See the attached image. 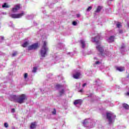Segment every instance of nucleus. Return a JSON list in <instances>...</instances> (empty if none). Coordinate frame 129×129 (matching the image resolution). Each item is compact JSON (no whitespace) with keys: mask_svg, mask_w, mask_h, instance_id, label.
Instances as JSON below:
<instances>
[{"mask_svg":"<svg viewBox=\"0 0 129 129\" xmlns=\"http://www.w3.org/2000/svg\"><path fill=\"white\" fill-rule=\"evenodd\" d=\"M52 113L54 115L56 114V113H57V111L56 110L55 108L53 109V111L52 112Z\"/></svg>","mask_w":129,"mask_h":129,"instance_id":"nucleus-23","label":"nucleus"},{"mask_svg":"<svg viewBox=\"0 0 129 129\" xmlns=\"http://www.w3.org/2000/svg\"><path fill=\"white\" fill-rule=\"evenodd\" d=\"M117 70L120 71V72H121L122 71H123V70H124V69L121 67H118L117 68Z\"/></svg>","mask_w":129,"mask_h":129,"instance_id":"nucleus-17","label":"nucleus"},{"mask_svg":"<svg viewBox=\"0 0 129 129\" xmlns=\"http://www.w3.org/2000/svg\"><path fill=\"white\" fill-rule=\"evenodd\" d=\"M39 47L38 43H34L29 46H28V50H36Z\"/></svg>","mask_w":129,"mask_h":129,"instance_id":"nucleus-5","label":"nucleus"},{"mask_svg":"<svg viewBox=\"0 0 129 129\" xmlns=\"http://www.w3.org/2000/svg\"><path fill=\"white\" fill-rule=\"evenodd\" d=\"M87 123H88V120L87 119H85L83 122L84 125H86Z\"/></svg>","mask_w":129,"mask_h":129,"instance_id":"nucleus-20","label":"nucleus"},{"mask_svg":"<svg viewBox=\"0 0 129 129\" xmlns=\"http://www.w3.org/2000/svg\"><path fill=\"white\" fill-rule=\"evenodd\" d=\"M106 117L108 120L109 124H111L112 123V120L113 118L116 117V115H114L113 113L110 112L106 113Z\"/></svg>","mask_w":129,"mask_h":129,"instance_id":"nucleus-2","label":"nucleus"},{"mask_svg":"<svg viewBox=\"0 0 129 129\" xmlns=\"http://www.w3.org/2000/svg\"><path fill=\"white\" fill-rule=\"evenodd\" d=\"M124 47H125L124 45L122 46L121 47V49H123V48H124Z\"/></svg>","mask_w":129,"mask_h":129,"instance_id":"nucleus-36","label":"nucleus"},{"mask_svg":"<svg viewBox=\"0 0 129 129\" xmlns=\"http://www.w3.org/2000/svg\"><path fill=\"white\" fill-rule=\"evenodd\" d=\"M36 71H37V67H33L32 72L33 73H35L36 72Z\"/></svg>","mask_w":129,"mask_h":129,"instance_id":"nucleus-24","label":"nucleus"},{"mask_svg":"<svg viewBox=\"0 0 129 129\" xmlns=\"http://www.w3.org/2000/svg\"><path fill=\"white\" fill-rule=\"evenodd\" d=\"M74 104L75 105H77V104H80V105H81V104H82V100L78 99V100H75V101L74 102Z\"/></svg>","mask_w":129,"mask_h":129,"instance_id":"nucleus-9","label":"nucleus"},{"mask_svg":"<svg viewBox=\"0 0 129 129\" xmlns=\"http://www.w3.org/2000/svg\"><path fill=\"white\" fill-rule=\"evenodd\" d=\"M49 49L47 47V42L43 41V45L42 47L41 50L40 51L41 55L42 57H46V55L47 54V52Z\"/></svg>","mask_w":129,"mask_h":129,"instance_id":"nucleus-1","label":"nucleus"},{"mask_svg":"<svg viewBox=\"0 0 129 129\" xmlns=\"http://www.w3.org/2000/svg\"><path fill=\"white\" fill-rule=\"evenodd\" d=\"M102 6H98L96 10L95 11V13H99L102 9Z\"/></svg>","mask_w":129,"mask_h":129,"instance_id":"nucleus-13","label":"nucleus"},{"mask_svg":"<svg viewBox=\"0 0 129 129\" xmlns=\"http://www.w3.org/2000/svg\"><path fill=\"white\" fill-rule=\"evenodd\" d=\"M3 8H10V7L9 6H8V5H7V3H5L3 6H2Z\"/></svg>","mask_w":129,"mask_h":129,"instance_id":"nucleus-22","label":"nucleus"},{"mask_svg":"<svg viewBox=\"0 0 129 129\" xmlns=\"http://www.w3.org/2000/svg\"><path fill=\"white\" fill-rule=\"evenodd\" d=\"M24 77L25 79H26V78H28V73L24 74Z\"/></svg>","mask_w":129,"mask_h":129,"instance_id":"nucleus-28","label":"nucleus"},{"mask_svg":"<svg viewBox=\"0 0 129 129\" xmlns=\"http://www.w3.org/2000/svg\"><path fill=\"white\" fill-rule=\"evenodd\" d=\"M92 10V7H89L87 9V12H89Z\"/></svg>","mask_w":129,"mask_h":129,"instance_id":"nucleus-27","label":"nucleus"},{"mask_svg":"<svg viewBox=\"0 0 129 129\" xmlns=\"http://www.w3.org/2000/svg\"><path fill=\"white\" fill-rule=\"evenodd\" d=\"M18 98V96L14 95H12L11 96H10V100L12 101H15V102H17Z\"/></svg>","mask_w":129,"mask_h":129,"instance_id":"nucleus-6","label":"nucleus"},{"mask_svg":"<svg viewBox=\"0 0 129 129\" xmlns=\"http://www.w3.org/2000/svg\"><path fill=\"white\" fill-rule=\"evenodd\" d=\"M73 26H76L77 25V22L76 21H73Z\"/></svg>","mask_w":129,"mask_h":129,"instance_id":"nucleus-29","label":"nucleus"},{"mask_svg":"<svg viewBox=\"0 0 129 129\" xmlns=\"http://www.w3.org/2000/svg\"><path fill=\"white\" fill-rule=\"evenodd\" d=\"M99 61H97L96 62V64H99Z\"/></svg>","mask_w":129,"mask_h":129,"instance_id":"nucleus-33","label":"nucleus"},{"mask_svg":"<svg viewBox=\"0 0 129 129\" xmlns=\"http://www.w3.org/2000/svg\"><path fill=\"white\" fill-rule=\"evenodd\" d=\"M36 126H37V124L36 122H33L31 123L30 127V128H36Z\"/></svg>","mask_w":129,"mask_h":129,"instance_id":"nucleus-12","label":"nucleus"},{"mask_svg":"<svg viewBox=\"0 0 129 129\" xmlns=\"http://www.w3.org/2000/svg\"><path fill=\"white\" fill-rule=\"evenodd\" d=\"M2 40H4V37H2Z\"/></svg>","mask_w":129,"mask_h":129,"instance_id":"nucleus-38","label":"nucleus"},{"mask_svg":"<svg viewBox=\"0 0 129 129\" xmlns=\"http://www.w3.org/2000/svg\"><path fill=\"white\" fill-rule=\"evenodd\" d=\"M122 106H123V108H125V109H129V105L126 103H123L122 104Z\"/></svg>","mask_w":129,"mask_h":129,"instance_id":"nucleus-15","label":"nucleus"},{"mask_svg":"<svg viewBox=\"0 0 129 129\" xmlns=\"http://www.w3.org/2000/svg\"><path fill=\"white\" fill-rule=\"evenodd\" d=\"M4 126L5 127H9V124H8V123H4Z\"/></svg>","mask_w":129,"mask_h":129,"instance_id":"nucleus-30","label":"nucleus"},{"mask_svg":"<svg viewBox=\"0 0 129 129\" xmlns=\"http://www.w3.org/2000/svg\"><path fill=\"white\" fill-rule=\"evenodd\" d=\"M56 88H61V87H63V86H62V85H60V84H56Z\"/></svg>","mask_w":129,"mask_h":129,"instance_id":"nucleus-21","label":"nucleus"},{"mask_svg":"<svg viewBox=\"0 0 129 129\" xmlns=\"http://www.w3.org/2000/svg\"><path fill=\"white\" fill-rule=\"evenodd\" d=\"M25 100H27V96L25 94H22L18 98L17 103L22 104V103H24V101Z\"/></svg>","mask_w":129,"mask_h":129,"instance_id":"nucleus-3","label":"nucleus"},{"mask_svg":"<svg viewBox=\"0 0 129 129\" xmlns=\"http://www.w3.org/2000/svg\"><path fill=\"white\" fill-rule=\"evenodd\" d=\"M114 40V36H110L108 39L109 43H112Z\"/></svg>","mask_w":129,"mask_h":129,"instance_id":"nucleus-14","label":"nucleus"},{"mask_svg":"<svg viewBox=\"0 0 129 129\" xmlns=\"http://www.w3.org/2000/svg\"><path fill=\"white\" fill-rule=\"evenodd\" d=\"M28 45H29V43L28 42H25L24 44H22V47L26 48Z\"/></svg>","mask_w":129,"mask_h":129,"instance_id":"nucleus-18","label":"nucleus"},{"mask_svg":"<svg viewBox=\"0 0 129 129\" xmlns=\"http://www.w3.org/2000/svg\"><path fill=\"white\" fill-rule=\"evenodd\" d=\"M80 42L81 43L82 48H85L86 47L85 42L83 40H81Z\"/></svg>","mask_w":129,"mask_h":129,"instance_id":"nucleus-16","label":"nucleus"},{"mask_svg":"<svg viewBox=\"0 0 129 129\" xmlns=\"http://www.w3.org/2000/svg\"><path fill=\"white\" fill-rule=\"evenodd\" d=\"M85 86H86V83H84V84L83 85V87H85Z\"/></svg>","mask_w":129,"mask_h":129,"instance_id":"nucleus-32","label":"nucleus"},{"mask_svg":"<svg viewBox=\"0 0 129 129\" xmlns=\"http://www.w3.org/2000/svg\"><path fill=\"white\" fill-rule=\"evenodd\" d=\"M81 75L80 72H77L76 74L73 75V77L75 79H78Z\"/></svg>","mask_w":129,"mask_h":129,"instance_id":"nucleus-10","label":"nucleus"},{"mask_svg":"<svg viewBox=\"0 0 129 129\" xmlns=\"http://www.w3.org/2000/svg\"><path fill=\"white\" fill-rule=\"evenodd\" d=\"M77 17L78 18H79V17H80V15L77 14Z\"/></svg>","mask_w":129,"mask_h":129,"instance_id":"nucleus-35","label":"nucleus"},{"mask_svg":"<svg viewBox=\"0 0 129 129\" xmlns=\"http://www.w3.org/2000/svg\"><path fill=\"white\" fill-rule=\"evenodd\" d=\"M20 8L21 7L20 6V5H17L15 6V8H13L12 9V12H13V13H16V12L20 10Z\"/></svg>","mask_w":129,"mask_h":129,"instance_id":"nucleus-8","label":"nucleus"},{"mask_svg":"<svg viewBox=\"0 0 129 129\" xmlns=\"http://www.w3.org/2000/svg\"><path fill=\"white\" fill-rule=\"evenodd\" d=\"M64 89H62L61 90H60L59 91L60 96H62V95H63V94H64Z\"/></svg>","mask_w":129,"mask_h":129,"instance_id":"nucleus-19","label":"nucleus"},{"mask_svg":"<svg viewBox=\"0 0 129 129\" xmlns=\"http://www.w3.org/2000/svg\"><path fill=\"white\" fill-rule=\"evenodd\" d=\"M116 27H117V28H120V27H121V24H120V23L118 22L116 24Z\"/></svg>","mask_w":129,"mask_h":129,"instance_id":"nucleus-25","label":"nucleus"},{"mask_svg":"<svg viewBox=\"0 0 129 129\" xmlns=\"http://www.w3.org/2000/svg\"><path fill=\"white\" fill-rule=\"evenodd\" d=\"M96 49L100 52L101 55L103 54V51L104 50L103 49V47H101L100 45H98L96 47Z\"/></svg>","mask_w":129,"mask_h":129,"instance_id":"nucleus-7","label":"nucleus"},{"mask_svg":"<svg viewBox=\"0 0 129 129\" xmlns=\"http://www.w3.org/2000/svg\"><path fill=\"white\" fill-rule=\"evenodd\" d=\"M79 92H83V89H81V90L79 91Z\"/></svg>","mask_w":129,"mask_h":129,"instance_id":"nucleus-34","label":"nucleus"},{"mask_svg":"<svg viewBox=\"0 0 129 129\" xmlns=\"http://www.w3.org/2000/svg\"><path fill=\"white\" fill-rule=\"evenodd\" d=\"M12 129H16L15 128H13Z\"/></svg>","mask_w":129,"mask_h":129,"instance_id":"nucleus-39","label":"nucleus"},{"mask_svg":"<svg viewBox=\"0 0 129 129\" xmlns=\"http://www.w3.org/2000/svg\"><path fill=\"white\" fill-rule=\"evenodd\" d=\"M100 39V37H99V36H97L94 38L93 42H95L96 44H98V43H99Z\"/></svg>","mask_w":129,"mask_h":129,"instance_id":"nucleus-11","label":"nucleus"},{"mask_svg":"<svg viewBox=\"0 0 129 129\" xmlns=\"http://www.w3.org/2000/svg\"><path fill=\"white\" fill-rule=\"evenodd\" d=\"M24 15V13H22L18 14H12L11 17L13 19H19V18H22Z\"/></svg>","mask_w":129,"mask_h":129,"instance_id":"nucleus-4","label":"nucleus"},{"mask_svg":"<svg viewBox=\"0 0 129 129\" xmlns=\"http://www.w3.org/2000/svg\"><path fill=\"white\" fill-rule=\"evenodd\" d=\"M17 55H18V52L17 51H15L12 54L13 57H15V56H17Z\"/></svg>","mask_w":129,"mask_h":129,"instance_id":"nucleus-26","label":"nucleus"},{"mask_svg":"<svg viewBox=\"0 0 129 129\" xmlns=\"http://www.w3.org/2000/svg\"><path fill=\"white\" fill-rule=\"evenodd\" d=\"M15 110L14 108L12 109V110H11L12 112H15Z\"/></svg>","mask_w":129,"mask_h":129,"instance_id":"nucleus-31","label":"nucleus"},{"mask_svg":"<svg viewBox=\"0 0 129 129\" xmlns=\"http://www.w3.org/2000/svg\"><path fill=\"white\" fill-rule=\"evenodd\" d=\"M119 33H122V30H120Z\"/></svg>","mask_w":129,"mask_h":129,"instance_id":"nucleus-37","label":"nucleus"}]
</instances>
